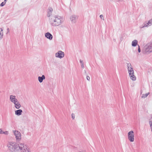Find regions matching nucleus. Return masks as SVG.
<instances>
[{
  "mask_svg": "<svg viewBox=\"0 0 152 152\" xmlns=\"http://www.w3.org/2000/svg\"><path fill=\"white\" fill-rule=\"evenodd\" d=\"M72 118L73 119H74L75 118V115L74 114L72 113L71 115Z\"/></svg>",
  "mask_w": 152,
  "mask_h": 152,
  "instance_id": "393cba45",
  "label": "nucleus"
},
{
  "mask_svg": "<svg viewBox=\"0 0 152 152\" xmlns=\"http://www.w3.org/2000/svg\"><path fill=\"white\" fill-rule=\"evenodd\" d=\"M144 52L146 54H149L152 52V42L148 44L145 46Z\"/></svg>",
  "mask_w": 152,
  "mask_h": 152,
  "instance_id": "7ed1b4c3",
  "label": "nucleus"
},
{
  "mask_svg": "<svg viewBox=\"0 0 152 152\" xmlns=\"http://www.w3.org/2000/svg\"><path fill=\"white\" fill-rule=\"evenodd\" d=\"M6 1H7V0H4V2H6Z\"/></svg>",
  "mask_w": 152,
  "mask_h": 152,
  "instance_id": "72a5a7b5",
  "label": "nucleus"
},
{
  "mask_svg": "<svg viewBox=\"0 0 152 152\" xmlns=\"http://www.w3.org/2000/svg\"><path fill=\"white\" fill-rule=\"evenodd\" d=\"M80 62L81 64L82 68H84V66L83 61H82L81 60H80Z\"/></svg>",
  "mask_w": 152,
  "mask_h": 152,
  "instance_id": "4be33fe9",
  "label": "nucleus"
},
{
  "mask_svg": "<svg viewBox=\"0 0 152 152\" xmlns=\"http://www.w3.org/2000/svg\"><path fill=\"white\" fill-rule=\"evenodd\" d=\"M128 138L131 142H133L134 140V133L132 131H129L128 134Z\"/></svg>",
  "mask_w": 152,
  "mask_h": 152,
  "instance_id": "39448f33",
  "label": "nucleus"
},
{
  "mask_svg": "<svg viewBox=\"0 0 152 152\" xmlns=\"http://www.w3.org/2000/svg\"><path fill=\"white\" fill-rule=\"evenodd\" d=\"M55 56L57 58H61L64 56V53L61 50L58 51L56 53Z\"/></svg>",
  "mask_w": 152,
  "mask_h": 152,
  "instance_id": "6e6552de",
  "label": "nucleus"
},
{
  "mask_svg": "<svg viewBox=\"0 0 152 152\" xmlns=\"http://www.w3.org/2000/svg\"><path fill=\"white\" fill-rule=\"evenodd\" d=\"M2 134V131L1 129H0V134Z\"/></svg>",
  "mask_w": 152,
  "mask_h": 152,
  "instance_id": "7c9ffc66",
  "label": "nucleus"
},
{
  "mask_svg": "<svg viewBox=\"0 0 152 152\" xmlns=\"http://www.w3.org/2000/svg\"><path fill=\"white\" fill-rule=\"evenodd\" d=\"M131 79L133 80H136V77L134 74L132 75H129Z\"/></svg>",
  "mask_w": 152,
  "mask_h": 152,
  "instance_id": "6ab92c4d",
  "label": "nucleus"
},
{
  "mask_svg": "<svg viewBox=\"0 0 152 152\" xmlns=\"http://www.w3.org/2000/svg\"><path fill=\"white\" fill-rule=\"evenodd\" d=\"M129 75L134 74V71L131 64L128 63L127 65Z\"/></svg>",
  "mask_w": 152,
  "mask_h": 152,
  "instance_id": "423d86ee",
  "label": "nucleus"
},
{
  "mask_svg": "<svg viewBox=\"0 0 152 152\" xmlns=\"http://www.w3.org/2000/svg\"><path fill=\"white\" fill-rule=\"evenodd\" d=\"M49 19V21L50 25L53 26H58L61 25L63 22L62 17L58 15H55L51 17Z\"/></svg>",
  "mask_w": 152,
  "mask_h": 152,
  "instance_id": "f257e3e1",
  "label": "nucleus"
},
{
  "mask_svg": "<svg viewBox=\"0 0 152 152\" xmlns=\"http://www.w3.org/2000/svg\"><path fill=\"white\" fill-rule=\"evenodd\" d=\"M149 124L150 126V127H151V130L152 132V121H149Z\"/></svg>",
  "mask_w": 152,
  "mask_h": 152,
  "instance_id": "5701e85b",
  "label": "nucleus"
},
{
  "mask_svg": "<svg viewBox=\"0 0 152 152\" xmlns=\"http://www.w3.org/2000/svg\"><path fill=\"white\" fill-rule=\"evenodd\" d=\"M100 17L101 19H102L103 20H104L103 15H100Z\"/></svg>",
  "mask_w": 152,
  "mask_h": 152,
  "instance_id": "a878e982",
  "label": "nucleus"
},
{
  "mask_svg": "<svg viewBox=\"0 0 152 152\" xmlns=\"http://www.w3.org/2000/svg\"><path fill=\"white\" fill-rule=\"evenodd\" d=\"M148 27L147 25L146 24V23L145 22L142 24V25H141L140 26V28H143Z\"/></svg>",
  "mask_w": 152,
  "mask_h": 152,
  "instance_id": "412c9836",
  "label": "nucleus"
},
{
  "mask_svg": "<svg viewBox=\"0 0 152 152\" xmlns=\"http://www.w3.org/2000/svg\"><path fill=\"white\" fill-rule=\"evenodd\" d=\"M45 36L47 39L50 40H52L53 37L52 35L50 33L48 32L45 34Z\"/></svg>",
  "mask_w": 152,
  "mask_h": 152,
  "instance_id": "ddd939ff",
  "label": "nucleus"
},
{
  "mask_svg": "<svg viewBox=\"0 0 152 152\" xmlns=\"http://www.w3.org/2000/svg\"><path fill=\"white\" fill-rule=\"evenodd\" d=\"M138 52L139 53H140V52L141 50H140V47L139 45H138Z\"/></svg>",
  "mask_w": 152,
  "mask_h": 152,
  "instance_id": "cd10ccee",
  "label": "nucleus"
},
{
  "mask_svg": "<svg viewBox=\"0 0 152 152\" xmlns=\"http://www.w3.org/2000/svg\"><path fill=\"white\" fill-rule=\"evenodd\" d=\"M8 132L7 131L4 132L3 131H2V134H8Z\"/></svg>",
  "mask_w": 152,
  "mask_h": 152,
  "instance_id": "bb28decb",
  "label": "nucleus"
},
{
  "mask_svg": "<svg viewBox=\"0 0 152 152\" xmlns=\"http://www.w3.org/2000/svg\"><path fill=\"white\" fill-rule=\"evenodd\" d=\"M86 79L87 80H89L90 79V77L89 76H87Z\"/></svg>",
  "mask_w": 152,
  "mask_h": 152,
  "instance_id": "c85d7f7f",
  "label": "nucleus"
},
{
  "mask_svg": "<svg viewBox=\"0 0 152 152\" xmlns=\"http://www.w3.org/2000/svg\"><path fill=\"white\" fill-rule=\"evenodd\" d=\"M16 143L14 142H9L7 144L9 150L11 152H15Z\"/></svg>",
  "mask_w": 152,
  "mask_h": 152,
  "instance_id": "f03ea898",
  "label": "nucleus"
},
{
  "mask_svg": "<svg viewBox=\"0 0 152 152\" xmlns=\"http://www.w3.org/2000/svg\"><path fill=\"white\" fill-rule=\"evenodd\" d=\"M138 44V41L137 40H134L132 41V45L133 47H135Z\"/></svg>",
  "mask_w": 152,
  "mask_h": 152,
  "instance_id": "a211bd4d",
  "label": "nucleus"
},
{
  "mask_svg": "<svg viewBox=\"0 0 152 152\" xmlns=\"http://www.w3.org/2000/svg\"><path fill=\"white\" fill-rule=\"evenodd\" d=\"M15 112L16 115L19 116L21 114L22 110L21 109H19L15 111Z\"/></svg>",
  "mask_w": 152,
  "mask_h": 152,
  "instance_id": "2eb2a0df",
  "label": "nucleus"
},
{
  "mask_svg": "<svg viewBox=\"0 0 152 152\" xmlns=\"http://www.w3.org/2000/svg\"><path fill=\"white\" fill-rule=\"evenodd\" d=\"M45 76L44 75H42L41 77L39 76L38 77V81L40 83H42L43 80L45 79Z\"/></svg>",
  "mask_w": 152,
  "mask_h": 152,
  "instance_id": "4468645a",
  "label": "nucleus"
},
{
  "mask_svg": "<svg viewBox=\"0 0 152 152\" xmlns=\"http://www.w3.org/2000/svg\"><path fill=\"white\" fill-rule=\"evenodd\" d=\"M14 104L15 105V107L17 109H19L21 107V105L18 101H17V102H16Z\"/></svg>",
  "mask_w": 152,
  "mask_h": 152,
  "instance_id": "dca6fc26",
  "label": "nucleus"
},
{
  "mask_svg": "<svg viewBox=\"0 0 152 152\" xmlns=\"http://www.w3.org/2000/svg\"><path fill=\"white\" fill-rule=\"evenodd\" d=\"M1 35L0 38H2L3 37V34H1V35Z\"/></svg>",
  "mask_w": 152,
  "mask_h": 152,
  "instance_id": "2f4dec72",
  "label": "nucleus"
},
{
  "mask_svg": "<svg viewBox=\"0 0 152 152\" xmlns=\"http://www.w3.org/2000/svg\"><path fill=\"white\" fill-rule=\"evenodd\" d=\"M147 27L150 26L152 25V18L149 20L148 22H145Z\"/></svg>",
  "mask_w": 152,
  "mask_h": 152,
  "instance_id": "f3484780",
  "label": "nucleus"
},
{
  "mask_svg": "<svg viewBox=\"0 0 152 152\" xmlns=\"http://www.w3.org/2000/svg\"><path fill=\"white\" fill-rule=\"evenodd\" d=\"M149 94V92H148L147 93H146L145 94H142L141 97L142 98H145L146 97L148 96V95Z\"/></svg>",
  "mask_w": 152,
  "mask_h": 152,
  "instance_id": "aec40b11",
  "label": "nucleus"
},
{
  "mask_svg": "<svg viewBox=\"0 0 152 152\" xmlns=\"http://www.w3.org/2000/svg\"><path fill=\"white\" fill-rule=\"evenodd\" d=\"M5 4V2H2L1 4H0V6L1 7H3V6Z\"/></svg>",
  "mask_w": 152,
  "mask_h": 152,
  "instance_id": "b1692460",
  "label": "nucleus"
},
{
  "mask_svg": "<svg viewBox=\"0 0 152 152\" xmlns=\"http://www.w3.org/2000/svg\"><path fill=\"white\" fill-rule=\"evenodd\" d=\"M24 145L23 143L20 142L16 143L15 152H21Z\"/></svg>",
  "mask_w": 152,
  "mask_h": 152,
  "instance_id": "20e7f679",
  "label": "nucleus"
},
{
  "mask_svg": "<svg viewBox=\"0 0 152 152\" xmlns=\"http://www.w3.org/2000/svg\"><path fill=\"white\" fill-rule=\"evenodd\" d=\"M3 29L2 28H0V35H1V32L3 31Z\"/></svg>",
  "mask_w": 152,
  "mask_h": 152,
  "instance_id": "c756f323",
  "label": "nucleus"
},
{
  "mask_svg": "<svg viewBox=\"0 0 152 152\" xmlns=\"http://www.w3.org/2000/svg\"><path fill=\"white\" fill-rule=\"evenodd\" d=\"M21 152H31V151L30 148L24 145Z\"/></svg>",
  "mask_w": 152,
  "mask_h": 152,
  "instance_id": "9b49d317",
  "label": "nucleus"
},
{
  "mask_svg": "<svg viewBox=\"0 0 152 152\" xmlns=\"http://www.w3.org/2000/svg\"><path fill=\"white\" fill-rule=\"evenodd\" d=\"M53 10V9L51 7H49L48 9L47 16L49 18V19L51 18V17H53L55 15H52Z\"/></svg>",
  "mask_w": 152,
  "mask_h": 152,
  "instance_id": "9d476101",
  "label": "nucleus"
},
{
  "mask_svg": "<svg viewBox=\"0 0 152 152\" xmlns=\"http://www.w3.org/2000/svg\"><path fill=\"white\" fill-rule=\"evenodd\" d=\"M78 16L76 15H73L70 17V20L72 23H75L78 19Z\"/></svg>",
  "mask_w": 152,
  "mask_h": 152,
  "instance_id": "0eeeda50",
  "label": "nucleus"
},
{
  "mask_svg": "<svg viewBox=\"0 0 152 152\" xmlns=\"http://www.w3.org/2000/svg\"><path fill=\"white\" fill-rule=\"evenodd\" d=\"M10 101L13 103L17 102V101H18V99L16 98L15 96L14 95H11L10 96Z\"/></svg>",
  "mask_w": 152,
  "mask_h": 152,
  "instance_id": "f8f14e48",
  "label": "nucleus"
},
{
  "mask_svg": "<svg viewBox=\"0 0 152 152\" xmlns=\"http://www.w3.org/2000/svg\"><path fill=\"white\" fill-rule=\"evenodd\" d=\"M13 132L17 140L21 139V134L19 132L15 130L13 131Z\"/></svg>",
  "mask_w": 152,
  "mask_h": 152,
  "instance_id": "1a4fd4ad",
  "label": "nucleus"
},
{
  "mask_svg": "<svg viewBox=\"0 0 152 152\" xmlns=\"http://www.w3.org/2000/svg\"><path fill=\"white\" fill-rule=\"evenodd\" d=\"M7 33H8L10 31V30L9 28H8L7 29Z\"/></svg>",
  "mask_w": 152,
  "mask_h": 152,
  "instance_id": "473e14b6",
  "label": "nucleus"
}]
</instances>
